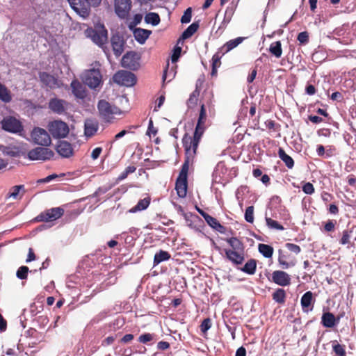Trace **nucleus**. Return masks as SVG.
<instances>
[{
  "label": "nucleus",
  "mask_w": 356,
  "mask_h": 356,
  "mask_svg": "<svg viewBox=\"0 0 356 356\" xmlns=\"http://www.w3.org/2000/svg\"><path fill=\"white\" fill-rule=\"evenodd\" d=\"M278 263L284 269H287L290 267L295 266V262H288L287 261V256L283 252L282 250H279L278 251Z\"/></svg>",
  "instance_id": "obj_35"
},
{
  "label": "nucleus",
  "mask_w": 356,
  "mask_h": 356,
  "mask_svg": "<svg viewBox=\"0 0 356 356\" xmlns=\"http://www.w3.org/2000/svg\"><path fill=\"white\" fill-rule=\"evenodd\" d=\"M332 349L337 356H346L345 346L338 343L337 341L332 342Z\"/></svg>",
  "instance_id": "obj_43"
},
{
  "label": "nucleus",
  "mask_w": 356,
  "mask_h": 356,
  "mask_svg": "<svg viewBox=\"0 0 356 356\" xmlns=\"http://www.w3.org/2000/svg\"><path fill=\"white\" fill-rule=\"evenodd\" d=\"M321 324L327 328H331L337 325L334 315L329 312H324L321 317Z\"/></svg>",
  "instance_id": "obj_24"
},
{
  "label": "nucleus",
  "mask_w": 356,
  "mask_h": 356,
  "mask_svg": "<svg viewBox=\"0 0 356 356\" xmlns=\"http://www.w3.org/2000/svg\"><path fill=\"white\" fill-rule=\"evenodd\" d=\"M266 127L268 129L277 130L280 128V125L275 123L274 120H268L265 122Z\"/></svg>",
  "instance_id": "obj_57"
},
{
  "label": "nucleus",
  "mask_w": 356,
  "mask_h": 356,
  "mask_svg": "<svg viewBox=\"0 0 356 356\" xmlns=\"http://www.w3.org/2000/svg\"><path fill=\"white\" fill-rule=\"evenodd\" d=\"M238 268L246 274L254 275L256 272L257 261L254 259H250L243 267Z\"/></svg>",
  "instance_id": "obj_30"
},
{
  "label": "nucleus",
  "mask_w": 356,
  "mask_h": 356,
  "mask_svg": "<svg viewBox=\"0 0 356 356\" xmlns=\"http://www.w3.org/2000/svg\"><path fill=\"white\" fill-rule=\"evenodd\" d=\"M2 129L11 133H18L22 131L23 127L21 122L14 117L4 118L2 122Z\"/></svg>",
  "instance_id": "obj_13"
},
{
  "label": "nucleus",
  "mask_w": 356,
  "mask_h": 356,
  "mask_svg": "<svg viewBox=\"0 0 356 356\" xmlns=\"http://www.w3.org/2000/svg\"><path fill=\"white\" fill-rule=\"evenodd\" d=\"M150 202H151V198L149 196H147V197H145L144 199L140 200L138 201V202L137 203V204L136 206H134V207H132L129 210V212L130 213H136L138 211H143L149 207Z\"/></svg>",
  "instance_id": "obj_29"
},
{
  "label": "nucleus",
  "mask_w": 356,
  "mask_h": 356,
  "mask_svg": "<svg viewBox=\"0 0 356 356\" xmlns=\"http://www.w3.org/2000/svg\"><path fill=\"white\" fill-rule=\"evenodd\" d=\"M54 156V152L47 147H38L29 151L27 156L30 160H50Z\"/></svg>",
  "instance_id": "obj_11"
},
{
  "label": "nucleus",
  "mask_w": 356,
  "mask_h": 356,
  "mask_svg": "<svg viewBox=\"0 0 356 356\" xmlns=\"http://www.w3.org/2000/svg\"><path fill=\"white\" fill-rule=\"evenodd\" d=\"M73 95L79 99H84L86 95V90L85 86L77 79H74L70 84Z\"/></svg>",
  "instance_id": "obj_19"
},
{
  "label": "nucleus",
  "mask_w": 356,
  "mask_h": 356,
  "mask_svg": "<svg viewBox=\"0 0 356 356\" xmlns=\"http://www.w3.org/2000/svg\"><path fill=\"white\" fill-rule=\"evenodd\" d=\"M165 101V96L161 95L156 101V106H155L154 111H157L159 108L163 104Z\"/></svg>",
  "instance_id": "obj_62"
},
{
  "label": "nucleus",
  "mask_w": 356,
  "mask_h": 356,
  "mask_svg": "<svg viewBox=\"0 0 356 356\" xmlns=\"http://www.w3.org/2000/svg\"><path fill=\"white\" fill-rule=\"evenodd\" d=\"M245 220L250 223L254 222V207H248L245 212Z\"/></svg>",
  "instance_id": "obj_48"
},
{
  "label": "nucleus",
  "mask_w": 356,
  "mask_h": 356,
  "mask_svg": "<svg viewBox=\"0 0 356 356\" xmlns=\"http://www.w3.org/2000/svg\"><path fill=\"white\" fill-rule=\"evenodd\" d=\"M302 191L305 194L312 195L314 193L315 188L312 183L307 182L302 186Z\"/></svg>",
  "instance_id": "obj_54"
},
{
  "label": "nucleus",
  "mask_w": 356,
  "mask_h": 356,
  "mask_svg": "<svg viewBox=\"0 0 356 356\" xmlns=\"http://www.w3.org/2000/svg\"><path fill=\"white\" fill-rule=\"evenodd\" d=\"M65 211L62 207H54L46 209L38 214L35 218L36 222H52L60 218L64 215Z\"/></svg>",
  "instance_id": "obj_7"
},
{
  "label": "nucleus",
  "mask_w": 356,
  "mask_h": 356,
  "mask_svg": "<svg viewBox=\"0 0 356 356\" xmlns=\"http://www.w3.org/2000/svg\"><path fill=\"white\" fill-rule=\"evenodd\" d=\"M204 131L195 130L194 135L192 137V145H191V151H194V156L196 154V151L200 143V140L203 134Z\"/></svg>",
  "instance_id": "obj_40"
},
{
  "label": "nucleus",
  "mask_w": 356,
  "mask_h": 356,
  "mask_svg": "<svg viewBox=\"0 0 356 356\" xmlns=\"http://www.w3.org/2000/svg\"><path fill=\"white\" fill-rule=\"evenodd\" d=\"M200 95V87L196 83L195 89L190 95L189 98L186 101V105L188 108H193L197 104L199 97Z\"/></svg>",
  "instance_id": "obj_22"
},
{
  "label": "nucleus",
  "mask_w": 356,
  "mask_h": 356,
  "mask_svg": "<svg viewBox=\"0 0 356 356\" xmlns=\"http://www.w3.org/2000/svg\"><path fill=\"white\" fill-rule=\"evenodd\" d=\"M48 130L55 138L66 137L69 134V127L67 123L61 120H54L48 124Z\"/></svg>",
  "instance_id": "obj_8"
},
{
  "label": "nucleus",
  "mask_w": 356,
  "mask_h": 356,
  "mask_svg": "<svg viewBox=\"0 0 356 356\" xmlns=\"http://www.w3.org/2000/svg\"><path fill=\"white\" fill-rule=\"evenodd\" d=\"M334 228L335 222L332 220H329L324 225V230L327 232H333Z\"/></svg>",
  "instance_id": "obj_58"
},
{
  "label": "nucleus",
  "mask_w": 356,
  "mask_h": 356,
  "mask_svg": "<svg viewBox=\"0 0 356 356\" xmlns=\"http://www.w3.org/2000/svg\"><path fill=\"white\" fill-rule=\"evenodd\" d=\"M192 17V8H188L184 13V15L181 17V22L182 24L189 23L191 20Z\"/></svg>",
  "instance_id": "obj_51"
},
{
  "label": "nucleus",
  "mask_w": 356,
  "mask_h": 356,
  "mask_svg": "<svg viewBox=\"0 0 356 356\" xmlns=\"http://www.w3.org/2000/svg\"><path fill=\"white\" fill-rule=\"evenodd\" d=\"M102 147H95L92 151V153H91V158L92 160H96L97 159L100 154H102Z\"/></svg>",
  "instance_id": "obj_59"
},
{
  "label": "nucleus",
  "mask_w": 356,
  "mask_h": 356,
  "mask_svg": "<svg viewBox=\"0 0 356 356\" xmlns=\"http://www.w3.org/2000/svg\"><path fill=\"white\" fill-rule=\"evenodd\" d=\"M72 8L83 18L89 16L90 7L100 5L102 0H68Z\"/></svg>",
  "instance_id": "obj_3"
},
{
  "label": "nucleus",
  "mask_w": 356,
  "mask_h": 356,
  "mask_svg": "<svg viewBox=\"0 0 356 356\" xmlns=\"http://www.w3.org/2000/svg\"><path fill=\"white\" fill-rule=\"evenodd\" d=\"M134 56V52H127L125 54L122 59V63L124 67H131V60Z\"/></svg>",
  "instance_id": "obj_47"
},
{
  "label": "nucleus",
  "mask_w": 356,
  "mask_h": 356,
  "mask_svg": "<svg viewBox=\"0 0 356 356\" xmlns=\"http://www.w3.org/2000/svg\"><path fill=\"white\" fill-rule=\"evenodd\" d=\"M206 120H207L206 108H205V105L204 104H202L200 106V115H199V118L197 120L195 129L204 131Z\"/></svg>",
  "instance_id": "obj_28"
},
{
  "label": "nucleus",
  "mask_w": 356,
  "mask_h": 356,
  "mask_svg": "<svg viewBox=\"0 0 356 356\" xmlns=\"http://www.w3.org/2000/svg\"><path fill=\"white\" fill-rule=\"evenodd\" d=\"M199 23L197 22L191 24L183 33L181 38L183 39H188L191 38L198 29Z\"/></svg>",
  "instance_id": "obj_39"
},
{
  "label": "nucleus",
  "mask_w": 356,
  "mask_h": 356,
  "mask_svg": "<svg viewBox=\"0 0 356 356\" xmlns=\"http://www.w3.org/2000/svg\"><path fill=\"white\" fill-rule=\"evenodd\" d=\"M227 242L231 248L224 250L226 258L236 266L241 265L245 261L243 243L236 237L227 238Z\"/></svg>",
  "instance_id": "obj_1"
},
{
  "label": "nucleus",
  "mask_w": 356,
  "mask_h": 356,
  "mask_svg": "<svg viewBox=\"0 0 356 356\" xmlns=\"http://www.w3.org/2000/svg\"><path fill=\"white\" fill-rule=\"evenodd\" d=\"M211 325L212 323L211 318H207L204 319L200 325L201 332L204 334H206L207 332L211 328Z\"/></svg>",
  "instance_id": "obj_50"
},
{
  "label": "nucleus",
  "mask_w": 356,
  "mask_h": 356,
  "mask_svg": "<svg viewBox=\"0 0 356 356\" xmlns=\"http://www.w3.org/2000/svg\"><path fill=\"white\" fill-rule=\"evenodd\" d=\"M152 33L151 31L137 28L134 31V35L136 40L140 44H143L147 40V39L149 37Z\"/></svg>",
  "instance_id": "obj_25"
},
{
  "label": "nucleus",
  "mask_w": 356,
  "mask_h": 356,
  "mask_svg": "<svg viewBox=\"0 0 356 356\" xmlns=\"http://www.w3.org/2000/svg\"><path fill=\"white\" fill-rule=\"evenodd\" d=\"M160 17L156 13H149L145 16V22L147 24H151L153 26H156L160 23Z\"/></svg>",
  "instance_id": "obj_41"
},
{
  "label": "nucleus",
  "mask_w": 356,
  "mask_h": 356,
  "mask_svg": "<svg viewBox=\"0 0 356 356\" xmlns=\"http://www.w3.org/2000/svg\"><path fill=\"white\" fill-rule=\"evenodd\" d=\"M258 250L259 252L266 258H271L274 252V249L272 246L264 243L259 244Z\"/></svg>",
  "instance_id": "obj_37"
},
{
  "label": "nucleus",
  "mask_w": 356,
  "mask_h": 356,
  "mask_svg": "<svg viewBox=\"0 0 356 356\" xmlns=\"http://www.w3.org/2000/svg\"><path fill=\"white\" fill-rule=\"evenodd\" d=\"M314 302L313 299V293L312 291H307L303 294L300 300V304L303 311L308 312V307H311L310 310L313 309L312 303Z\"/></svg>",
  "instance_id": "obj_23"
},
{
  "label": "nucleus",
  "mask_w": 356,
  "mask_h": 356,
  "mask_svg": "<svg viewBox=\"0 0 356 356\" xmlns=\"http://www.w3.org/2000/svg\"><path fill=\"white\" fill-rule=\"evenodd\" d=\"M336 151V148L334 146H328L325 150V157L330 158L334 156Z\"/></svg>",
  "instance_id": "obj_60"
},
{
  "label": "nucleus",
  "mask_w": 356,
  "mask_h": 356,
  "mask_svg": "<svg viewBox=\"0 0 356 356\" xmlns=\"http://www.w3.org/2000/svg\"><path fill=\"white\" fill-rule=\"evenodd\" d=\"M204 220L211 227L220 233H224L225 232V227L222 225L216 218L211 216L209 215Z\"/></svg>",
  "instance_id": "obj_31"
},
{
  "label": "nucleus",
  "mask_w": 356,
  "mask_h": 356,
  "mask_svg": "<svg viewBox=\"0 0 356 356\" xmlns=\"http://www.w3.org/2000/svg\"><path fill=\"white\" fill-rule=\"evenodd\" d=\"M31 137L35 144L43 147H48L51 144V139L49 133L40 127H35L31 133Z\"/></svg>",
  "instance_id": "obj_10"
},
{
  "label": "nucleus",
  "mask_w": 356,
  "mask_h": 356,
  "mask_svg": "<svg viewBox=\"0 0 356 356\" xmlns=\"http://www.w3.org/2000/svg\"><path fill=\"white\" fill-rule=\"evenodd\" d=\"M85 35L99 47H102L108 40L107 30L103 24H97L94 29L88 28Z\"/></svg>",
  "instance_id": "obj_4"
},
{
  "label": "nucleus",
  "mask_w": 356,
  "mask_h": 356,
  "mask_svg": "<svg viewBox=\"0 0 356 356\" xmlns=\"http://www.w3.org/2000/svg\"><path fill=\"white\" fill-rule=\"evenodd\" d=\"M131 6V0H115L114 1L115 13L122 19H125L129 16Z\"/></svg>",
  "instance_id": "obj_12"
},
{
  "label": "nucleus",
  "mask_w": 356,
  "mask_h": 356,
  "mask_svg": "<svg viewBox=\"0 0 356 356\" xmlns=\"http://www.w3.org/2000/svg\"><path fill=\"white\" fill-rule=\"evenodd\" d=\"M353 234L352 229H345L342 232V236L339 241L341 245H349L350 243V238Z\"/></svg>",
  "instance_id": "obj_44"
},
{
  "label": "nucleus",
  "mask_w": 356,
  "mask_h": 356,
  "mask_svg": "<svg viewBox=\"0 0 356 356\" xmlns=\"http://www.w3.org/2000/svg\"><path fill=\"white\" fill-rule=\"evenodd\" d=\"M285 246L289 251L295 253L296 254H298L301 252L300 247L296 244L287 243L285 244Z\"/></svg>",
  "instance_id": "obj_55"
},
{
  "label": "nucleus",
  "mask_w": 356,
  "mask_h": 356,
  "mask_svg": "<svg viewBox=\"0 0 356 356\" xmlns=\"http://www.w3.org/2000/svg\"><path fill=\"white\" fill-rule=\"evenodd\" d=\"M244 40L243 37H238L235 39L230 40L227 42L220 49L222 51V55L225 53L229 52L232 50L234 48L236 47L239 44H241Z\"/></svg>",
  "instance_id": "obj_26"
},
{
  "label": "nucleus",
  "mask_w": 356,
  "mask_h": 356,
  "mask_svg": "<svg viewBox=\"0 0 356 356\" xmlns=\"http://www.w3.org/2000/svg\"><path fill=\"white\" fill-rule=\"evenodd\" d=\"M39 78L40 81L47 87L50 88H55L58 87V79L54 76L47 72H40Z\"/></svg>",
  "instance_id": "obj_20"
},
{
  "label": "nucleus",
  "mask_w": 356,
  "mask_h": 356,
  "mask_svg": "<svg viewBox=\"0 0 356 356\" xmlns=\"http://www.w3.org/2000/svg\"><path fill=\"white\" fill-rule=\"evenodd\" d=\"M56 150L59 155L64 158L72 156L74 152L72 145L65 140H60L58 143Z\"/></svg>",
  "instance_id": "obj_17"
},
{
  "label": "nucleus",
  "mask_w": 356,
  "mask_h": 356,
  "mask_svg": "<svg viewBox=\"0 0 356 356\" xmlns=\"http://www.w3.org/2000/svg\"><path fill=\"white\" fill-rule=\"evenodd\" d=\"M171 258L170 254L165 250H160L154 257V266H156L163 261L169 260Z\"/></svg>",
  "instance_id": "obj_33"
},
{
  "label": "nucleus",
  "mask_w": 356,
  "mask_h": 356,
  "mask_svg": "<svg viewBox=\"0 0 356 356\" xmlns=\"http://www.w3.org/2000/svg\"><path fill=\"white\" fill-rule=\"evenodd\" d=\"M25 193L24 185H17L13 186L6 195V198L13 197L14 199H20Z\"/></svg>",
  "instance_id": "obj_27"
},
{
  "label": "nucleus",
  "mask_w": 356,
  "mask_h": 356,
  "mask_svg": "<svg viewBox=\"0 0 356 356\" xmlns=\"http://www.w3.org/2000/svg\"><path fill=\"white\" fill-rule=\"evenodd\" d=\"M297 40L301 44H305L309 42V33L307 31H302L298 35Z\"/></svg>",
  "instance_id": "obj_53"
},
{
  "label": "nucleus",
  "mask_w": 356,
  "mask_h": 356,
  "mask_svg": "<svg viewBox=\"0 0 356 356\" xmlns=\"http://www.w3.org/2000/svg\"><path fill=\"white\" fill-rule=\"evenodd\" d=\"M170 348V343L167 341H159L157 343V348L161 350H165Z\"/></svg>",
  "instance_id": "obj_63"
},
{
  "label": "nucleus",
  "mask_w": 356,
  "mask_h": 356,
  "mask_svg": "<svg viewBox=\"0 0 356 356\" xmlns=\"http://www.w3.org/2000/svg\"><path fill=\"white\" fill-rule=\"evenodd\" d=\"M270 53L277 58H280L282 54V43L280 41L272 42L269 47Z\"/></svg>",
  "instance_id": "obj_34"
},
{
  "label": "nucleus",
  "mask_w": 356,
  "mask_h": 356,
  "mask_svg": "<svg viewBox=\"0 0 356 356\" xmlns=\"http://www.w3.org/2000/svg\"><path fill=\"white\" fill-rule=\"evenodd\" d=\"M154 334L151 333H145L141 334L138 337V341L142 343H147L148 342L152 341L154 339Z\"/></svg>",
  "instance_id": "obj_52"
},
{
  "label": "nucleus",
  "mask_w": 356,
  "mask_h": 356,
  "mask_svg": "<svg viewBox=\"0 0 356 356\" xmlns=\"http://www.w3.org/2000/svg\"><path fill=\"white\" fill-rule=\"evenodd\" d=\"M138 127H139L138 125H131V126H129L127 127L128 128L127 129L122 130L118 134H117L115 136V137H114V140H117L121 138L122 137H123L124 136H125L128 133H134V131H132V130L137 129Z\"/></svg>",
  "instance_id": "obj_46"
},
{
  "label": "nucleus",
  "mask_w": 356,
  "mask_h": 356,
  "mask_svg": "<svg viewBox=\"0 0 356 356\" xmlns=\"http://www.w3.org/2000/svg\"><path fill=\"white\" fill-rule=\"evenodd\" d=\"M99 129V123L94 119H86L84 122V134L87 137L93 136Z\"/></svg>",
  "instance_id": "obj_21"
},
{
  "label": "nucleus",
  "mask_w": 356,
  "mask_h": 356,
  "mask_svg": "<svg viewBox=\"0 0 356 356\" xmlns=\"http://www.w3.org/2000/svg\"><path fill=\"white\" fill-rule=\"evenodd\" d=\"M266 225L269 228L274 229L276 230H284V227L275 220L270 218L266 217Z\"/></svg>",
  "instance_id": "obj_45"
},
{
  "label": "nucleus",
  "mask_w": 356,
  "mask_h": 356,
  "mask_svg": "<svg viewBox=\"0 0 356 356\" xmlns=\"http://www.w3.org/2000/svg\"><path fill=\"white\" fill-rule=\"evenodd\" d=\"M111 46L115 56H120L124 51V41L119 35H114L111 38Z\"/></svg>",
  "instance_id": "obj_18"
},
{
  "label": "nucleus",
  "mask_w": 356,
  "mask_h": 356,
  "mask_svg": "<svg viewBox=\"0 0 356 356\" xmlns=\"http://www.w3.org/2000/svg\"><path fill=\"white\" fill-rule=\"evenodd\" d=\"M272 281L281 286H286L291 284V277L285 271L275 270L272 274Z\"/></svg>",
  "instance_id": "obj_15"
},
{
  "label": "nucleus",
  "mask_w": 356,
  "mask_h": 356,
  "mask_svg": "<svg viewBox=\"0 0 356 356\" xmlns=\"http://www.w3.org/2000/svg\"><path fill=\"white\" fill-rule=\"evenodd\" d=\"M67 103L58 98H52L49 102V108L55 113L61 115L65 113Z\"/></svg>",
  "instance_id": "obj_16"
},
{
  "label": "nucleus",
  "mask_w": 356,
  "mask_h": 356,
  "mask_svg": "<svg viewBox=\"0 0 356 356\" xmlns=\"http://www.w3.org/2000/svg\"><path fill=\"white\" fill-rule=\"evenodd\" d=\"M0 99L5 103H9L12 100L10 91L1 83H0Z\"/></svg>",
  "instance_id": "obj_38"
},
{
  "label": "nucleus",
  "mask_w": 356,
  "mask_h": 356,
  "mask_svg": "<svg viewBox=\"0 0 356 356\" xmlns=\"http://www.w3.org/2000/svg\"><path fill=\"white\" fill-rule=\"evenodd\" d=\"M136 170V168L134 165H129L127 167L126 169L115 179V184H119L121 181L125 179L129 174L134 173Z\"/></svg>",
  "instance_id": "obj_42"
},
{
  "label": "nucleus",
  "mask_w": 356,
  "mask_h": 356,
  "mask_svg": "<svg viewBox=\"0 0 356 356\" xmlns=\"http://www.w3.org/2000/svg\"><path fill=\"white\" fill-rule=\"evenodd\" d=\"M82 80L91 89H96L102 84V75L99 69L92 68L84 72Z\"/></svg>",
  "instance_id": "obj_5"
},
{
  "label": "nucleus",
  "mask_w": 356,
  "mask_h": 356,
  "mask_svg": "<svg viewBox=\"0 0 356 356\" xmlns=\"http://www.w3.org/2000/svg\"><path fill=\"white\" fill-rule=\"evenodd\" d=\"M347 181L349 186H356V177L354 175H350L347 177Z\"/></svg>",
  "instance_id": "obj_64"
},
{
  "label": "nucleus",
  "mask_w": 356,
  "mask_h": 356,
  "mask_svg": "<svg viewBox=\"0 0 356 356\" xmlns=\"http://www.w3.org/2000/svg\"><path fill=\"white\" fill-rule=\"evenodd\" d=\"M189 166L187 164H182L181 170L175 183V190L180 197H185L187 194L188 188V172Z\"/></svg>",
  "instance_id": "obj_6"
},
{
  "label": "nucleus",
  "mask_w": 356,
  "mask_h": 356,
  "mask_svg": "<svg viewBox=\"0 0 356 356\" xmlns=\"http://www.w3.org/2000/svg\"><path fill=\"white\" fill-rule=\"evenodd\" d=\"M97 109L100 118L107 123L113 122L115 115L121 114V111L118 107L111 104L105 99H101L98 102Z\"/></svg>",
  "instance_id": "obj_2"
},
{
  "label": "nucleus",
  "mask_w": 356,
  "mask_h": 356,
  "mask_svg": "<svg viewBox=\"0 0 356 356\" xmlns=\"http://www.w3.org/2000/svg\"><path fill=\"white\" fill-rule=\"evenodd\" d=\"M286 291L283 289H276L272 295L273 300L278 304H284L286 300Z\"/></svg>",
  "instance_id": "obj_36"
},
{
  "label": "nucleus",
  "mask_w": 356,
  "mask_h": 356,
  "mask_svg": "<svg viewBox=\"0 0 356 356\" xmlns=\"http://www.w3.org/2000/svg\"><path fill=\"white\" fill-rule=\"evenodd\" d=\"M113 80L118 85L131 87L136 84V76L131 72L120 70L116 72L113 76Z\"/></svg>",
  "instance_id": "obj_9"
},
{
  "label": "nucleus",
  "mask_w": 356,
  "mask_h": 356,
  "mask_svg": "<svg viewBox=\"0 0 356 356\" xmlns=\"http://www.w3.org/2000/svg\"><path fill=\"white\" fill-rule=\"evenodd\" d=\"M29 268L26 266H22L18 268L16 275L20 280H25L27 278Z\"/></svg>",
  "instance_id": "obj_49"
},
{
  "label": "nucleus",
  "mask_w": 356,
  "mask_h": 356,
  "mask_svg": "<svg viewBox=\"0 0 356 356\" xmlns=\"http://www.w3.org/2000/svg\"><path fill=\"white\" fill-rule=\"evenodd\" d=\"M180 53H181V48L180 47H177L175 49L174 53H173V54L172 55V57H171V60H172V63H175V62L177 61L179 57L180 56Z\"/></svg>",
  "instance_id": "obj_61"
},
{
  "label": "nucleus",
  "mask_w": 356,
  "mask_h": 356,
  "mask_svg": "<svg viewBox=\"0 0 356 356\" xmlns=\"http://www.w3.org/2000/svg\"><path fill=\"white\" fill-rule=\"evenodd\" d=\"M222 55L219 52L216 53L212 57V67L218 68L220 66Z\"/></svg>",
  "instance_id": "obj_56"
},
{
  "label": "nucleus",
  "mask_w": 356,
  "mask_h": 356,
  "mask_svg": "<svg viewBox=\"0 0 356 356\" xmlns=\"http://www.w3.org/2000/svg\"><path fill=\"white\" fill-rule=\"evenodd\" d=\"M278 156L280 159L284 163L285 165L289 169H292L294 166V161L291 156L288 155L285 151L282 148H279Z\"/></svg>",
  "instance_id": "obj_32"
},
{
  "label": "nucleus",
  "mask_w": 356,
  "mask_h": 356,
  "mask_svg": "<svg viewBox=\"0 0 356 356\" xmlns=\"http://www.w3.org/2000/svg\"><path fill=\"white\" fill-rule=\"evenodd\" d=\"M182 143L185 150V159L183 164L186 163L187 166H190L194 160V151H191L192 136L186 134L183 137Z\"/></svg>",
  "instance_id": "obj_14"
}]
</instances>
